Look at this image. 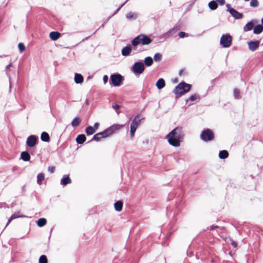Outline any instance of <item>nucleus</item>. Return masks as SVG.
Instances as JSON below:
<instances>
[{"mask_svg":"<svg viewBox=\"0 0 263 263\" xmlns=\"http://www.w3.org/2000/svg\"><path fill=\"white\" fill-rule=\"evenodd\" d=\"M184 136V133L182 128L177 127L167 135L166 138L170 145L174 147H178L180 145Z\"/></svg>","mask_w":263,"mask_h":263,"instance_id":"obj_1","label":"nucleus"},{"mask_svg":"<svg viewBox=\"0 0 263 263\" xmlns=\"http://www.w3.org/2000/svg\"><path fill=\"white\" fill-rule=\"evenodd\" d=\"M123 125L118 124H114L111 125V126L105 129L103 132L95 134L93 136L91 141L94 140L98 141L102 138H107L113 134L116 130L120 129V128Z\"/></svg>","mask_w":263,"mask_h":263,"instance_id":"obj_2","label":"nucleus"},{"mask_svg":"<svg viewBox=\"0 0 263 263\" xmlns=\"http://www.w3.org/2000/svg\"><path fill=\"white\" fill-rule=\"evenodd\" d=\"M192 85L182 81L177 85L173 92L176 95V97H179L190 91Z\"/></svg>","mask_w":263,"mask_h":263,"instance_id":"obj_3","label":"nucleus"},{"mask_svg":"<svg viewBox=\"0 0 263 263\" xmlns=\"http://www.w3.org/2000/svg\"><path fill=\"white\" fill-rule=\"evenodd\" d=\"M124 81V77L118 73L112 74L110 77L109 83L114 86H120Z\"/></svg>","mask_w":263,"mask_h":263,"instance_id":"obj_4","label":"nucleus"},{"mask_svg":"<svg viewBox=\"0 0 263 263\" xmlns=\"http://www.w3.org/2000/svg\"><path fill=\"white\" fill-rule=\"evenodd\" d=\"M130 69L136 76H139L144 72L145 66L142 62L138 61L134 64Z\"/></svg>","mask_w":263,"mask_h":263,"instance_id":"obj_5","label":"nucleus"},{"mask_svg":"<svg viewBox=\"0 0 263 263\" xmlns=\"http://www.w3.org/2000/svg\"><path fill=\"white\" fill-rule=\"evenodd\" d=\"M232 37L229 34H222L220 40V44L223 48H228L232 45Z\"/></svg>","mask_w":263,"mask_h":263,"instance_id":"obj_6","label":"nucleus"},{"mask_svg":"<svg viewBox=\"0 0 263 263\" xmlns=\"http://www.w3.org/2000/svg\"><path fill=\"white\" fill-rule=\"evenodd\" d=\"M179 30H180L179 26H175L173 28L170 29L168 31L160 36L159 39L160 40H163V41H165L167 39H168L171 36L175 34Z\"/></svg>","mask_w":263,"mask_h":263,"instance_id":"obj_7","label":"nucleus"},{"mask_svg":"<svg viewBox=\"0 0 263 263\" xmlns=\"http://www.w3.org/2000/svg\"><path fill=\"white\" fill-rule=\"evenodd\" d=\"M201 139L204 141H212L214 137L213 132L210 129H204L200 135Z\"/></svg>","mask_w":263,"mask_h":263,"instance_id":"obj_8","label":"nucleus"},{"mask_svg":"<svg viewBox=\"0 0 263 263\" xmlns=\"http://www.w3.org/2000/svg\"><path fill=\"white\" fill-rule=\"evenodd\" d=\"M226 7L228 8V11L232 15V16L236 20L241 19L243 17V14L235 9L230 7V4H227Z\"/></svg>","mask_w":263,"mask_h":263,"instance_id":"obj_9","label":"nucleus"},{"mask_svg":"<svg viewBox=\"0 0 263 263\" xmlns=\"http://www.w3.org/2000/svg\"><path fill=\"white\" fill-rule=\"evenodd\" d=\"M38 137L35 135L29 136L26 140V145L30 147L34 146L37 142Z\"/></svg>","mask_w":263,"mask_h":263,"instance_id":"obj_10","label":"nucleus"},{"mask_svg":"<svg viewBox=\"0 0 263 263\" xmlns=\"http://www.w3.org/2000/svg\"><path fill=\"white\" fill-rule=\"evenodd\" d=\"M260 44L259 41H250L248 42V46L249 49L251 51H256L259 47Z\"/></svg>","mask_w":263,"mask_h":263,"instance_id":"obj_11","label":"nucleus"},{"mask_svg":"<svg viewBox=\"0 0 263 263\" xmlns=\"http://www.w3.org/2000/svg\"><path fill=\"white\" fill-rule=\"evenodd\" d=\"M257 23V21L256 20H251L250 22H248L246 24V25L243 27V31L247 32L251 30L254 27L255 24Z\"/></svg>","mask_w":263,"mask_h":263,"instance_id":"obj_12","label":"nucleus"},{"mask_svg":"<svg viewBox=\"0 0 263 263\" xmlns=\"http://www.w3.org/2000/svg\"><path fill=\"white\" fill-rule=\"evenodd\" d=\"M141 44L143 45H147L151 44L152 40L147 35L144 34H140Z\"/></svg>","mask_w":263,"mask_h":263,"instance_id":"obj_13","label":"nucleus"},{"mask_svg":"<svg viewBox=\"0 0 263 263\" xmlns=\"http://www.w3.org/2000/svg\"><path fill=\"white\" fill-rule=\"evenodd\" d=\"M132 50V47L130 45H127L126 46L123 47L121 50L122 55L124 57H127L130 55Z\"/></svg>","mask_w":263,"mask_h":263,"instance_id":"obj_14","label":"nucleus"},{"mask_svg":"<svg viewBox=\"0 0 263 263\" xmlns=\"http://www.w3.org/2000/svg\"><path fill=\"white\" fill-rule=\"evenodd\" d=\"M141 120V119H140L139 115H138L136 116H135L134 120L131 123L130 128H133L134 127L135 129H137V127L140 124Z\"/></svg>","mask_w":263,"mask_h":263,"instance_id":"obj_15","label":"nucleus"},{"mask_svg":"<svg viewBox=\"0 0 263 263\" xmlns=\"http://www.w3.org/2000/svg\"><path fill=\"white\" fill-rule=\"evenodd\" d=\"M71 182V180L68 175H64L61 180V184L64 186H65Z\"/></svg>","mask_w":263,"mask_h":263,"instance_id":"obj_16","label":"nucleus"},{"mask_svg":"<svg viewBox=\"0 0 263 263\" xmlns=\"http://www.w3.org/2000/svg\"><path fill=\"white\" fill-rule=\"evenodd\" d=\"M61 33L57 31H52L50 33L49 36L52 41H56L61 37Z\"/></svg>","mask_w":263,"mask_h":263,"instance_id":"obj_17","label":"nucleus"},{"mask_svg":"<svg viewBox=\"0 0 263 263\" xmlns=\"http://www.w3.org/2000/svg\"><path fill=\"white\" fill-rule=\"evenodd\" d=\"M74 82L77 84H81L84 80L83 76L81 74L76 73L74 74Z\"/></svg>","mask_w":263,"mask_h":263,"instance_id":"obj_18","label":"nucleus"},{"mask_svg":"<svg viewBox=\"0 0 263 263\" xmlns=\"http://www.w3.org/2000/svg\"><path fill=\"white\" fill-rule=\"evenodd\" d=\"M165 82L163 79H159L156 82V86L158 89H161L165 87Z\"/></svg>","mask_w":263,"mask_h":263,"instance_id":"obj_19","label":"nucleus"},{"mask_svg":"<svg viewBox=\"0 0 263 263\" xmlns=\"http://www.w3.org/2000/svg\"><path fill=\"white\" fill-rule=\"evenodd\" d=\"M86 140V137L84 134L79 135L76 138V142L78 144H82Z\"/></svg>","mask_w":263,"mask_h":263,"instance_id":"obj_20","label":"nucleus"},{"mask_svg":"<svg viewBox=\"0 0 263 263\" xmlns=\"http://www.w3.org/2000/svg\"><path fill=\"white\" fill-rule=\"evenodd\" d=\"M21 158L25 161H28L30 159V155L28 152L24 151L22 152Z\"/></svg>","mask_w":263,"mask_h":263,"instance_id":"obj_21","label":"nucleus"},{"mask_svg":"<svg viewBox=\"0 0 263 263\" xmlns=\"http://www.w3.org/2000/svg\"><path fill=\"white\" fill-rule=\"evenodd\" d=\"M154 60L151 57H147L144 60V65L146 66L149 67L153 65Z\"/></svg>","mask_w":263,"mask_h":263,"instance_id":"obj_22","label":"nucleus"},{"mask_svg":"<svg viewBox=\"0 0 263 263\" xmlns=\"http://www.w3.org/2000/svg\"><path fill=\"white\" fill-rule=\"evenodd\" d=\"M263 31V26L261 24L257 25L253 29V33L259 34Z\"/></svg>","mask_w":263,"mask_h":263,"instance_id":"obj_23","label":"nucleus"},{"mask_svg":"<svg viewBox=\"0 0 263 263\" xmlns=\"http://www.w3.org/2000/svg\"><path fill=\"white\" fill-rule=\"evenodd\" d=\"M41 139L44 142H49L50 140V136L47 132H43L41 134Z\"/></svg>","mask_w":263,"mask_h":263,"instance_id":"obj_24","label":"nucleus"},{"mask_svg":"<svg viewBox=\"0 0 263 263\" xmlns=\"http://www.w3.org/2000/svg\"><path fill=\"white\" fill-rule=\"evenodd\" d=\"M140 43H141L140 35H138L132 41V45L134 47H136Z\"/></svg>","mask_w":263,"mask_h":263,"instance_id":"obj_25","label":"nucleus"},{"mask_svg":"<svg viewBox=\"0 0 263 263\" xmlns=\"http://www.w3.org/2000/svg\"><path fill=\"white\" fill-rule=\"evenodd\" d=\"M114 206L117 211L120 212L122 210L123 202L121 201H116L114 204Z\"/></svg>","mask_w":263,"mask_h":263,"instance_id":"obj_26","label":"nucleus"},{"mask_svg":"<svg viewBox=\"0 0 263 263\" xmlns=\"http://www.w3.org/2000/svg\"><path fill=\"white\" fill-rule=\"evenodd\" d=\"M229 156V153L226 150L220 151L219 153V157L221 159H224Z\"/></svg>","mask_w":263,"mask_h":263,"instance_id":"obj_27","label":"nucleus"},{"mask_svg":"<svg viewBox=\"0 0 263 263\" xmlns=\"http://www.w3.org/2000/svg\"><path fill=\"white\" fill-rule=\"evenodd\" d=\"M208 6L211 10H214L217 9L218 4L216 1L213 0L209 2Z\"/></svg>","mask_w":263,"mask_h":263,"instance_id":"obj_28","label":"nucleus"},{"mask_svg":"<svg viewBox=\"0 0 263 263\" xmlns=\"http://www.w3.org/2000/svg\"><path fill=\"white\" fill-rule=\"evenodd\" d=\"M86 134L89 136L93 134L96 132L95 129L91 126H87L85 129Z\"/></svg>","mask_w":263,"mask_h":263,"instance_id":"obj_29","label":"nucleus"},{"mask_svg":"<svg viewBox=\"0 0 263 263\" xmlns=\"http://www.w3.org/2000/svg\"><path fill=\"white\" fill-rule=\"evenodd\" d=\"M24 217V216H22V215H20L19 214V213H15L14 214H13L10 217V218L8 219V222L6 224V226H7L9 223L14 219H15V218H18V217Z\"/></svg>","mask_w":263,"mask_h":263,"instance_id":"obj_30","label":"nucleus"},{"mask_svg":"<svg viewBox=\"0 0 263 263\" xmlns=\"http://www.w3.org/2000/svg\"><path fill=\"white\" fill-rule=\"evenodd\" d=\"M200 100V97L199 95H197L196 93L193 94L191 95L189 99V100H186V102H187L189 100H190L191 101H199Z\"/></svg>","mask_w":263,"mask_h":263,"instance_id":"obj_31","label":"nucleus"},{"mask_svg":"<svg viewBox=\"0 0 263 263\" xmlns=\"http://www.w3.org/2000/svg\"><path fill=\"white\" fill-rule=\"evenodd\" d=\"M47 223V220L45 218H40L36 221L37 225L39 227H42L44 226Z\"/></svg>","mask_w":263,"mask_h":263,"instance_id":"obj_32","label":"nucleus"},{"mask_svg":"<svg viewBox=\"0 0 263 263\" xmlns=\"http://www.w3.org/2000/svg\"><path fill=\"white\" fill-rule=\"evenodd\" d=\"M81 122V120L79 117H75L71 123V125L73 127H77L79 125Z\"/></svg>","mask_w":263,"mask_h":263,"instance_id":"obj_33","label":"nucleus"},{"mask_svg":"<svg viewBox=\"0 0 263 263\" xmlns=\"http://www.w3.org/2000/svg\"><path fill=\"white\" fill-rule=\"evenodd\" d=\"M45 179L44 174L42 173L39 174L37 176V183L39 185L42 183L43 181Z\"/></svg>","mask_w":263,"mask_h":263,"instance_id":"obj_34","label":"nucleus"},{"mask_svg":"<svg viewBox=\"0 0 263 263\" xmlns=\"http://www.w3.org/2000/svg\"><path fill=\"white\" fill-rule=\"evenodd\" d=\"M48 259L45 255H41L39 259V263H47Z\"/></svg>","mask_w":263,"mask_h":263,"instance_id":"obj_35","label":"nucleus"},{"mask_svg":"<svg viewBox=\"0 0 263 263\" xmlns=\"http://www.w3.org/2000/svg\"><path fill=\"white\" fill-rule=\"evenodd\" d=\"M233 93L235 99H239L241 98V96L240 95V91L238 89H234L233 91Z\"/></svg>","mask_w":263,"mask_h":263,"instance_id":"obj_36","label":"nucleus"},{"mask_svg":"<svg viewBox=\"0 0 263 263\" xmlns=\"http://www.w3.org/2000/svg\"><path fill=\"white\" fill-rule=\"evenodd\" d=\"M154 59L156 62L160 61L162 59V55L160 53H156L154 55Z\"/></svg>","mask_w":263,"mask_h":263,"instance_id":"obj_37","label":"nucleus"},{"mask_svg":"<svg viewBox=\"0 0 263 263\" xmlns=\"http://www.w3.org/2000/svg\"><path fill=\"white\" fill-rule=\"evenodd\" d=\"M250 6L252 7H257L258 6V2L257 0H251Z\"/></svg>","mask_w":263,"mask_h":263,"instance_id":"obj_38","label":"nucleus"},{"mask_svg":"<svg viewBox=\"0 0 263 263\" xmlns=\"http://www.w3.org/2000/svg\"><path fill=\"white\" fill-rule=\"evenodd\" d=\"M18 47L21 52H23L25 50V45L22 43H20L18 44Z\"/></svg>","mask_w":263,"mask_h":263,"instance_id":"obj_39","label":"nucleus"},{"mask_svg":"<svg viewBox=\"0 0 263 263\" xmlns=\"http://www.w3.org/2000/svg\"><path fill=\"white\" fill-rule=\"evenodd\" d=\"M136 15H137L136 14H134L131 12H130L126 14V16L127 18L129 19V18H132L134 17H135L136 18Z\"/></svg>","mask_w":263,"mask_h":263,"instance_id":"obj_40","label":"nucleus"},{"mask_svg":"<svg viewBox=\"0 0 263 263\" xmlns=\"http://www.w3.org/2000/svg\"><path fill=\"white\" fill-rule=\"evenodd\" d=\"M178 35L180 38H183L184 37L188 36V34L187 33L182 31L180 32Z\"/></svg>","mask_w":263,"mask_h":263,"instance_id":"obj_41","label":"nucleus"},{"mask_svg":"<svg viewBox=\"0 0 263 263\" xmlns=\"http://www.w3.org/2000/svg\"><path fill=\"white\" fill-rule=\"evenodd\" d=\"M136 129H135L134 127L133 128H130V137H133L135 135V132Z\"/></svg>","mask_w":263,"mask_h":263,"instance_id":"obj_42","label":"nucleus"},{"mask_svg":"<svg viewBox=\"0 0 263 263\" xmlns=\"http://www.w3.org/2000/svg\"><path fill=\"white\" fill-rule=\"evenodd\" d=\"M55 167L54 166H49L48 168V171L50 172L51 173H53L54 172Z\"/></svg>","mask_w":263,"mask_h":263,"instance_id":"obj_43","label":"nucleus"},{"mask_svg":"<svg viewBox=\"0 0 263 263\" xmlns=\"http://www.w3.org/2000/svg\"><path fill=\"white\" fill-rule=\"evenodd\" d=\"M108 80V77L107 75H104L103 77V81L104 84L106 83Z\"/></svg>","mask_w":263,"mask_h":263,"instance_id":"obj_44","label":"nucleus"},{"mask_svg":"<svg viewBox=\"0 0 263 263\" xmlns=\"http://www.w3.org/2000/svg\"><path fill=\"white\" fill-rule=\"evenodd\" d=\"M216 2L219 3L220 5H223L225 4V0H216Z\"/></svg>","mask_w":263,"mask_h":263,"instance_id":"obj_45","label":"nucleus"},{"mask_svg":"<svg viewBox=\"0 0 263 263\" xmlns=\"http://www.w3.org/2000/svg\"><path fill=\"white\" fill-rule=\"evenodd\" d=\"M231 245H232V246L234 248H237V242H236V241H235L232 240V242H231Z\"/></svg>","mask_w":263,"mask_h":263,"instance_id":"obj_46","label":"nucleus"},{"mask_svg":"<svg viewBox=\"0 0 263 263\" xmlns=\"http://www.w3.org/2000/svg\"><path fill=\"white\" fill-rule=\"evenodd\" d=\"M99 126V123L98 122H96L94 124L93 128L96 129H97Z\"/></svg>","mask_w":263,"mask_h":263,"instance_id":"obj_47","label":"nucleus"},{"mask_svg":"<svg viewBox=\"0 0 263 263\" xmlns=\"http://www.w3.org/2000/svg\"><path fill=\"white\" fill-rule=\"evenodd\" d=\"M218 228V226H214V225H213V226H211V227H210V229L211 230H214L215 229H216V228Z\"/></svg>","mask_w":263,"mask_h":263,"instance_id":"obj_48","label":"nucleus"},{"mask_svg":"<svg viewBox=\"0 0 263 263\" xmlns=\"http://www.w3.org/2000/svg\"><path fill=\"white\" fill-rule=\"evenodd\" d=\"M120 105L118 104H115V105L112 106V107L116 109H119L120 108Z\"/></svg>","mask_w":263,"mask_h":263,"instance_id":"obj_49","label":"nucleus"},{"mask_svg":"<svg viewBox=\"0 0 263 263\" xmlns=\"http://www.w3.org/2000/svg\"><path fill=\"white\" fill-rule=\"evenodd\" d=\"M128 0H126L124 3H123L122 4H121L119 7V9L120 10L122 7L127 2Z\"/></svg>","mask_w":263,"mask_h":263,"instance_id":"obj_50","label":"nucleus"},{"mask_svg":"<svg viewBox=\"0 0 263 263\" xmlns=\"http://www.w3.org/2000/svg\"><path fill=\"white\" fill-rule=\"evenodd\" d=\"M183 72V69H180L179 71V74L180 76H181Z\"/></svg>","mask_w":263,"mask_h":263,"instance_id":"obj_51","label":"nucleus"},{"mask_svg":"<svg viewBox=\"0 0 263 263\" xmlns=\"http://www.w3.org/2000/svg\"><path fill=\"white\" fill-rule=\"evenodd\" d=\"M119 10L120 9L118 8L116 10H115V12L112 14V16H114L115 14H116Z\"/></svg>","mask_w":263,"mask_h":263,"instance_id":"obj_52","label":"nucleus"},{"mask_svg":"<svg viewBox=\"0 0 263 263\" xmlns=\"http://www.w3.org/2000/svg\"><path fill=\"white\" fill-rule=\"evenodd\" d=\"M11 66V64L10 63L9 65H7L6 67V70L8 69L9 67Z\"/></svg>","mask_w":263,"mask_h":263,"instance_id":"obj_53","label":"nucleus"},{"mask_svg":"<svg viewBox=\"0 0 263 263\" xmlns=\"http://www.w3.org/2000/svg\"><path fill=\"white\" fill-rule=\"evenodd\" d=\"M261 22L262 24L263 25V17L261 18Z\"/></svg>","mask_w":263,"mask_h":263,"instance_id":"obj_54","label":"nucleus"},{"mask_svg":"<svg viewBox=\"0 0 263 263\" xmlns=\"http://www.w3.org/2000/svg\"><path fill=\"white\" fill-rule=\"evenodd\" d=\"M229 254H230V255H231V254H232V252H229Z\"/></svg>","mask_w":263,"mask_h":263,"instance_id":"obj_55","label":"nucleus"}]
</instances>
